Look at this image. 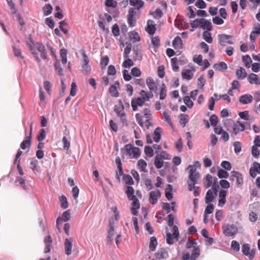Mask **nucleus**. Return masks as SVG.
<instances>
[{"instance_id": "15", "label": "nucleus", "mask_w": 260, "mask_h": 260, "mask_svg": "<svg viewBox=\"0 0 260 260\" xmlns=\"http://www.w3.org/2000/svg\"><path fill=\"white\" fill-rule=\"evenodd\" d=\"M114 222L113 219L109 220V229L108 230V237L107 238L109 241L113 240V237L114 236Z\"/></svg>"}, {"instance_id": "31", "label": "nucleus", "mask_w": 260, "mask_h": 260, "mask_svg": "<svg viewBox=\"0 0 260 260\" xmlns=\"http://www.w3.org/2000/svg\"><path fill=\"white\" fill-rule=\"evenodd\" d=\"M125 149L122 148L121 149V153L122 154H124L125 152H127V154L130 156L132 154L133 149L134 147L131 144H126L125 146Z\"/></svg>"}, {"instance_id": "48", "label": "nucleus", "mask_w": 260, "mask_h": 260, "mask_svg": "<svg viewBox=\"0 0 260 260\" xmlns=\"http://www.w3.org/2000/svg\"><path fill=\"white\" fill-rule=\"evenodd\" d=\"M56 61L54 63V67H55V69L56 71H57L58 74L60 75V76H61L63 75V73H62V68H61V65H60V63L59 61V60L57 59H56Z\"/></svg>"}, {"instance_id": "64", "label": "nucleus", "mask_w": 260, "mask_h": 260, "mask_svg": "<svg viewBox=\"0 0 260 260\" xmlns=\"http://www.w3.org/2000/svg\"><path fill=\"white\" fill-rule=\"evenodd\" d=\"M221 167L227 171H230L232 168L231 163L226 160H223L221 163Z\"/></svg>"}, {"instance_id": "46", "label": "nucleus", "mask_w": 260, "mask_h": 260, "mask_svg": "<svg viewBox=\"0 0 260 260\" xmlns=\"http://www.w3.org/2000/svg\"><path fill=\"white\" fill-rule=\"evenodd\" d=\"M125 59V60L122 63L123 67L125 68H129L134 65V62L131 59L128 57Z\"/></svg>"}, {"instance_id": "32", "label": "nucleus", "mask_w": 260, "mask_h": 260, "mask_svg": "<svg viewBox=\"0 0 260 260\" xmlns=\"http://www.w3.org/2000/svg\"><path fill=\"white\" fill-rule=\"evenodd\" d=\"M129 38L131 41L134 42L140 41L141 40L138 33L135 31H131L129 33Z\"/></svg>"}, {"instance_id": "8", "label": "nucleus", "mask_w": 260, "mask_h": 260, "mask_svg": "<svg viewBox=\"0 0 260 260\" xmlns=\"http://www.w3.org/2000/svg\"><path fill=\"white\" fill-rule=\"evenodd\" d=\"M114 111L117 115L120 117L121 121L123 123L126 122V114L124 112V107H119L118 105H115L114 109Z\"/></svg>"}, {"instance_id": "29", "label": "nucleus", "mask_w": 260, "mask_h": 260, "mask_svg": "<svg viewBox=\"0 0 260 260\" xmlns=\"http://www.w3.org/2000/svg\"><path fill=\"white\" fill-rule=\"evenodd\" d=\"M165 196L168 200H171L173 199L172 193V186L170 184H168L166 188Z\"/></svg>"}, {"instance_id": "34", "label": "nucleus", "mask_w": 260, "mask_h": 260, "mask_svg": "<svg viewBox=\"0 0 260 260\" xmlns=\"http://www.w3.org/2000/svg\"><path fill=\"white\" fill-rule=\"evenodd\" d=\"M130 5L136 7L138 9L141 8L144 5V2L141 0H129Z\"/></svg>"}, {"instance_id": "38", "label": "nucleus", "mask_w": 260, "mask_h": 260, "mask_svg": "<svg viewBox=\"0 0 260 260\" xmlns=\"http://www.w3.org/2000/svg\"><path fill=\"white\" fill-rule=\"evenodd\" d=\"M213 182V177L210 174H207L205 177V181L204 182V185L206 188H208L211 186Z\"/></svg>"}, {"instance_id": "52", "label": "nucleus", "mask_w": 260, "mask_h": 260, "mask_svg": "<svg viewBox=\"0 0 260 260\" xmlns=\"http://www.w3.org/2000/svg\"><path fill=\"white\" fill-rule=\"evenodd\" d=\"M234 151L236 154H238L241 151V144L239 141H236L234 143Z\"/></svg>"}, {"instance_id": "16", "label": "nucleus", "mask_w": 260, "mask_h": 260, "mask_svg": "<svg viewBox=\"0 0 260 260\" xmlns=\"http://www.w3.org/2000/svg\"><path fill=\"white\" fill-rule=\"evenodd\" d=\"M160 192L157 190L156 192L152 191L149 193V201L152 204H156L157 202V197L160 196Z\"/></svg>"}, {"instance_id": "40", "label": "nucleus", "mask_w": 260, "mask_h": 260, "mask_svg": "<svg viewBox=\"0 0 260 260\" xmlns=\"http://www.w3.org/2000/svg\"><path fill=\"white\" fill-rule=\"evenodd\" d=\"M123 179L124 181L125 184L128 186H131L134 184V180L131 175L128 174H124L123 176Z\"/></svg>"}, {"instance_id": "12", "label": "nucleus", "mask_w": 260, "mask_h": 260, "mask_svg": "<svg viewBox=\"0 0 260 260\" xmlns=\"http://www.w3.org/2000/svg\"><path fill=\"white\" fill-rule=\"evenodd\" d=\"M228 191L224 189L221 190L219 192V200L218 205L220 207H223L226 203V197Z\"/></svg>"}, {"instance_id": "7", "label": "nucleus", "mask_w": 260, "mask_h": 260, "mask_svg": "<svg viewBox=\"0 0 260 260\" xmlns=\"http://www.w3.org/2000/svg\"><path fill=\"white\" fill-rule=\"evenodd\" d=\"M146 83L147 86L150 90V93L151 95V96L152 97L153 96L152 91L157 89V85L154 81L153 79L150 77H149L146 79Z\"/></svg>"}, {"instance_id": "47", "label": "nucleus", "mask_w": 260, "mask_h": 260, "mask_svg": "<svg viewBox=\"0 0 260 260\" xmlns=\"http://www.w3.org/2000/svg\"><path fill=\"white\" fill-rule=\"evenodd\" d=\"M209 121L212 126H216L218 121V117L215 114H212L209 118Z\"/></svg>"}, {"instance_id": "56", "label": "nucleus", "mask_w": 260, "mask_h": 260, "mask_svg": "<svg viewBox=\"0 0 260 260\" xmlns=\"http://www.w3.org/2000/svg\"><path fill=\"white\" fill-rule=\"evenodd\" d=\"M171 65L172 67V69L174 72L178 71L179 69V66L177 64V58L176 57H174L171 59Z\"/></svg>"}, {"instance_id": "39", "label": "nucleus", "mask_w": 260, "mask_h": 260, "mask_svg": "<svg viewBox=\"0 0 260 260\" xmlns=\"http://www.w3.org/2000/svg\"><path fill=\"white\" fill-rule=\"evenodd\" d=\"M203 38L208 43L212 42L213 38L211 36V33L208 31H204L203 32Z\"/></svg>"}, {"instance_id": "61", "label": "nucleus", "mask_w": 260, "mask_h": 260, "mask_svg": "<svg viewBox=\"0 0 260 260\" xmlns=\"http://www.w3.org/2000/svg\"><path fill=\"white\" fill-rule=\"evenodd\" d=\"M239 116L242 119L248 120L249 119V112L248 111H244L240 112L238 113Z\"/></svg>"}, {"instance_id": "24", "label": "nucleus", "mask_w": 260, "mask_h": 260, "mask_svg": "<svg viewBox=\"0 0 260 260\" xmlns=\"http://www.w3.org/2000/svg\"><path fill=\"white\" fill-rule=\"evenodd\" d=\"M214 193L211 189H209L206 194L205 197V203H211V202L214 199Z\"/></svg>"}, {"instance_id": "30", "label": "nucleus", "mask_w": 260, "mask_h": 260, "mask_svg": "<svg viewBox=\"0 0 260 260\" xmlns=\"http://www.w3.org/2000/svg\"><path fill=\"white\" fill-rule=\"evenodd\" d=\"M157 245V241L156 238L153 236L150 238L149 243V249L151 251H154L156 249Z\"/></svg>"}, {"instance_id": "20", "label": "nucleus", "mask_w": 260, "mask_h": 260, "mask_svg": "<svg viewBox=\"0 0 260 260\" xmlns=\"http://www.w3.org/2000/svg\"><path fill=\"white\" fill-rule=\"evenodd\" d=\"M236 75L238 79H244L247 76V73L243 67H240L239 69L236 71Z\"/></svg>"}, {"instance_id": "18", "label": "nucleus", "mask_w": 260, "mask_h": 260, "mask_svg": "<svg viewBox=\"0 0 260 260\" xmlns=\"http://www.w3.org/2000/svg\"><path fill=\"white\" fill-rule=\"evenodd\" d=\"M248 80L250 84L260 85V78L254 73H251L248 77Z\"/></svg>"}, {"instance_id": "51", "label": "nucleus", "mask_w": 260, "mask_h": 260, "mask_svg": "<svg viewBox=\"0 0 260 260\" xmlns=\"http://www.w3.org/2000/svg\"><path fill=\"white\" fill-rule=\"evenodd\" d=\"M191 99L189 96H185L183 99L184 103L189 108H191L193 106V103Z\"/></svg>"}, {"instance_id": "1", "label": "nucleus", "mask_w": 260, "mask_h": 260, "mask_svg": "<svg viewBox=\"0 0 260 260\" xmlns=\"http://www.w3.org/2000/svg\"><path fill=\"white\" fill-rule=\"evenodd\" d=\"M222 233L226 237L235 236L238 231L237 224L224 223L222 226Z\"/></svg>"}, {"instance_id": "33", "label": "nucleus", "mask_w": 260, "mask_h": 260, "mask_svg": "<svg viewBox=\"0 0 260 260\" xmlns=\"http://www.w3.org/2000/svg\"><path fill=\"white\" fill-rule=\"evenodd\" d=\"M188 177L190 182L198 184L199 180L200 178V173L189 174Z\"/></svg>"}, {"instance_id": "22", "label": "nucleus", "mask_w": 260, "mask_h": 260, "mask_svg": "<svg viewBox=\"0 0 260 260\" xmlns=\"http://www.w3.org/2000/svg\"><path fill=\"white\" fill-rule=\"evenodd\" d=\"M213 68L215 70H217L219 71H223L228 69V66L224 62L221 61L219 63H215L213 66Z\"/></svg>"}, {"instance_id": "28", "label": "nucleus", "mask_w": 260, "mask_h": 260, "mask_svg": "<svg viewBox=\"0 0 260 260\" xmlns=\"http://www.w3.org/2000/svg\"><path fill=\"white\" fill-rule=\"evenodd\" d=\"M154 165L157 169H160L163 166L164 161L161 156L157 155L155 156Z\"/></svg>"}, {"instance_id": "13", "label": "nucleus", "mask_w": 260, "mask_h": 260, "mask_svg": "<svg viewBox=\"0 0 260 260\" xmlns=\"http://www.w3.org/2000/svg\"><path fill=\"white\" fill-rule=\"evenodd\" d=\"M147 32L151 36L153 35L156 31V27L154 21L152 20H148L147 22V28L146 29Z\"/></svg>"}, {"instance_id": "45", "label": "nucleus", "mask_w": 260, "mask_h": 260, "mask_svg": "<svg viewBox=\"0 0 260 260\" xmlns=\"http://www.w3.org/2000/svg\"><path fill=\"white\" fill-rule=\"evenodd\" d=\"M166 250L164 248L159 249L155 253L156 257L158 259H161L165 257V253Z\"/></svg>"}, {"instance_id": "50", "label": "nucleus", "mask_w": 260, "mask_h": 260, "mask_svg": "<svg viewBox=\"0 0 260 260\" xmlns=\"http://www.w3.org/2000/svg\"><path fill=\"white\" fill-rule=\"evenodd\" d=\"M109 61V58L108 56L106 55L103 57L101 60V65L102 69H105L108 65Z\"/></svg>"}, {"instance_id": "55", "label": "nucleus", "mask_w": 260, "mask_h": 260, "mask_svg": "<svg viewBox=\"0 0 260 260\" xmlns=\"http://www.w3.org/2000/svg\"><path fill=\"white\" fill-rule=\"evenodd\" d=\"M258 147H256L255 146H252L251 148V154L255 158H257L260 155Z\"/></svg>"}, {"instance_id": "41", "label": "nucleus", "mask_w": 260, "mask_h": 260, "mask_svg": "<svg viewBox=\"0 0 260 260\" xmlns=\"http://www.w3.org/2000/svg\"><path fill=\"white\" fill-rule=\"evenodd\" d=\"M109 93L112 96L118 97L119 96V92L117 89V87L115 85H112L109 88Z\"/></svg>"}, {"instance_id": "19", "label": "nucleus", "mask_w": 260, "mask_h": 260, "mask_svg": "<svg viewBox=\"0 0 260 260\" xmlns=\"http://www.w3.org/2000/svg\"><path fill=\"white\" fill-rule=\"evenodd\" d=\"M172 45L175 49H182L183 48L182 41L179 36L176 37L172 42Z\"/></svg>"}, {"instance_id": "37", "label": "nucleus", "mask_w": 260, "mask_h": 260, "mask_svg": "<svg viewBox=\"0 0 260 260\" xmlns=\"http://www.w3.org/2000/svg\"><path fill=\"white\" fill-rule=\"evenodd\" d=\"M125 45H126V47L124 50V53H123L124 58H127L129 57V53H130L132 48V45L131 43H130L126 42L125 43Z\"/></svg>"}, {"instance_id": "21", "label": "nucleus", "mask_w": 260, "mask_h": 260, "mask_svg": "<svg viewBox=\"0 0 260 260\" xmlns=\"http://www.w3.org/2000/svg\"><path fill=\"white\" fill-rule=\"evenodd\" d=\"M161 131L159 127H156L153 132V140L156 143H158L161 139Z\"/></svg>"}, {"instance_id": "49", "label": "nucleus", "mask_w": 260, "mask_h": 260, "mask_svg": "<svg viewBox=\"0 0 260 260\" xmlns=\"http://www.w3.org/2000/svg\"><path fill=\"white\" fill-rule=\"evenodd\" d=\"M46 136V133L44 128H42L40 130L38 135L37 136V140L39 142L43 141Z\"/></svg>"}, {"instance_id": "25", "label": "nucleus", "mask_w": 260, "mask_h": 260, "mask_svg": "<svg viewBox=\"0 0 260 260\" xmlns=\"http://www.w3.org/2000/svg\"><path fill=\"white\" fill-rule=\"evenodd\" d=\"M135 190L134 188L131 186H127L125 193L127 196L128 200H132L133 198H136V196L134 194Z\"/></svg>"}, {"instance_id": "17", "label": "nucleus", "mask_w": 260, "mask_h": 260, "mask_svg": "<svg viewBox=\"0 0 260 260\" xmlns=\"http://www.w3.org/2000/svg\"><path fill=\"white\" fill-rule=\"evenodd\" d=\"M64 252L69 255L72 253V243L70 239L66 238L64 242Z\"/></svg>"}, {"instance_id": "53", "label": "nucleus", "mask_w": 260, "mask_h": 260, "mask_svg": "<svg viewBox=\"0 0 260 260\" xmlns=\"http://www.w3.org/2000/svg\"><path fill=\"white\" fill-rule=\"evenodd\" d=\"M118 171L116 173V179L117 180V181L119 183L120 182V176H123L124 175L123 174L122 166L117 167Z\"/></svg>"}, {"instance_id": "9", "label": "nucleus", "mask_w": 260, "mask_h": 260, "mask_svg": "<svg viewBox=\"0 0 260 260\" xmlns=\"http://www.w3.org/2000/svg\"><path fill=\"white\" fill-rule=\"evenodd\" d=\"M71 217V214L70 212V210H67L63 212L62 217L59 216L56 219V226L58 230H59V228L58 226V225L59 224V222L61 221H63L64 222H66L68 221Z\"/></svg>"}, {"instance_id": "3", "label": "nucleus", "mask_w": 260, "mask_h": 260, "mask_svg": "<svg viewBox=\"0 0 260 260\" xmlns=\"http://www.w3.org/2000/svg\"><path fill=\"white\" fill-rule=\"evenodd\" d=\"M242 253L247 256L249 260H253L255 254V250L254 249H251L249 245L244 243L242 245Z\"/></svg>"}, {"instance_id": "43", "label": "nucleus", "mask_w": 260, "mask_h": 260, "mask_svg": "<svg viewBox=\"0 0 260 260\" xmlns=\"http://www.w3.org/2000/svg\"><path fill=\"white\" fill-rule=\"evenodd\" d=\"M242 61L244 62L245 67L247 68L250 67V64L252 62V60L249 55H246L242 57Z\"/></svg>"}, {"instance_id": "26", "label": "nucleus", "mask_w": 260, "mask_h": 260, "mask_svg": "<svg viewBox=\"0 0 260 260\" xmlns=\"http://www.w3.org/2000/svg\"><path fill=\"white\" fill-rule=\"evenodd\" d=\"M200 255V249L199 247H194L191 251L190 260H196Z\"/></svg>"}, {"instance_id": "5", "label": "nucleus", "mask_w": 260, "mask_h": 260, "mask_svg": "<svg viewBox=\"0 0 260 260\" xmlns=\"http://www.w3.org/2000/svg\"><path fill=\"white\" fill-rule=\"evenodd\" d=\"M236 179V184L238 186H241L243 184V178L242 174L236 171L231 172V176L230 180H234V178Z\"/></svg>"}, {"instance_id": "58", "label": "nucleus", "mask_w": 260, "mask_h": 260, "mask_svg": "<svg viewBox=\"0 0 260 260\" xmlns=\"http://www.w3.org/2000/svg\"><path fill=\"white\" fill-rule=\"evenodd\" d=\"M208 205L206 206L204 213L205 214H211L214 210V205L212 203H207Z\"/></svg>"}, {"instance_id": "36", "label": "nucleus", "mask_w": 260, "mask_h": 260, "mask_svg": "<svg viewBox=\"0 0 260 260\" xmlns=\"http://www.w3.org/2000/svg\"><path fill=\"white\" fill-rule=\"evenodd\" d=\"M167 95V89L165 83H162L159 93V99L161 100H164Z\"/></svg>"}, {"instance_id": "57", "label": "nucleus", "mask_w": 260, "mask_h": 260, "mask_svg": "<svg viewBox=\"0 0 260 260\" xmlns=\"http://www.w3.org/2000/svg\"><path fill=\"white\" fill-rule=\"evenodd\" d=\"M144 152L146 155L152 157L154 155L153 149L149 146H146L144 148Z\"/></svg>"}, {"instance_id": "14", "label": "nucleus", "mask_w": 260, "mask_h": 260, "mask_svg": "<svg viewBox=\"0 0 260 260\" xmlns=\"http://www.w3.org/2000/svg\"><path fill=\"white\" fill-rule=\"evenodd\" d=\"M239 101L242 104H248L252 102L253 97L251 94H245L240 96Z\"/></svg>"}, {"instance_id": "62", "label": "nucleus", "mask_w": 260, "mask_h": 260, "mask_svg": "<svg viewBox=\"0 0 260 260\" xmlns=\"http://www.w3.org/2000/svg\"><path fill=\"white\" fill-rule=\"evenodd\" d=\"M112 32L113 35L115 37H117L120 35L119 28L117 24H115L113 25Z\"/></svg>"}, {"instance_id": "4", "label": "nucleus", "mask_w": 260, "mask_h": 260, "mask_svg": "<svg viewBox=\"0 0 260 260\" xmlns=\"http://www.w3.org/2000/svg\"><path fill=\"white\" fill-rule=\"evenodd\" d=\"M219 43L221 46H224L227 44H233L234 43L230 40L233 38L231 35H228L224 34H220L218 36Z\"/></svg>"}, {"instance_id": "35", "label": "nucleus", "mask_w": 260, "mask_h": 260, "mask_svg": "<svg viewBox=\"0 0 260 260\" xmlns=\"http://www.w3.org/2000/svg\"><path fill=\"white\" fill-rule=\"evenodd\" d=\"M59 202L60 203V207L62 209H67L68 207V202L67 198L62 195L59 197Z\"/></svg>"}, {"instance_id": "59", "label": "nucleus", "mask_w": 260, "mask_h": 260, "mask_svg": "<svg viewBox=\"0 0 260 260\" xmlns=\"http://www.w3.org/2000/svg\"><path fill=\"white\" fill-rule=\"evenodd\" d=\"M38 164V161L35 159L31 158L30 159L29 168L33 171L37 170V167Z\"/></svg>"}, {"instance_id": "23", "label": "nucleus", "mask_w": 260, "mask_h": 260, "mask_svg": "<svg viewBox=\"0 0 260 260\" xmlns=\"http://www.w3.org/2000/svg\"><path fill=\"white\" fill-rule=\"evenodd\" d=\"M193 75V73L190 69L183 70L182 72V78L187 80H191Z\"/></svg>"}, {"instance_id": "60", "label": "nucleus", "mask_w": 260, "mask_h": 260, "mask_svg": "<svg viewBox=\"0 0 260 260\" xmlns=\"http://www.w3.org/2000/svg\"><path fill=\"white\" fill-rule=\"evenodd\" d=\"M105 5L107 7L116 8L117 3L114 0H106Z\"/></svg>"}, {"instance_id": "6", "label": "nucleus", "mask_w": 260, "mask_h": 260, "mask_svg": "<svg viewBox=\"0 0 260 260\" xmlns=\"http://www.w3.org/2000/svg\"><path fill=\"white\" fill-rule=\"evenodd\" d=\"M256 173L260 174V164L255 161L249 169V174L252 178H254L256 176Z\"/></svg>"}, {"instance_id": "27", "label": "nucleus", "mask_w": 260, "mask_h": 260, "mask_svg": "<svg viewBox=\"0 0 260 260\" xmlns=\"http://www.w3.org/2000/svg\"><path fill=\"white\" fill-rule=\"evenodd\" d=\"M133 51L135 54L134 58L135 61L137 60H141L142 59V54L139 52V48L138 45L134 46L133 47Z\"/></svg>"}, {"instance_id": "42", "label": "nucleus", "mask_w": 260, "mask_h": 260, "mask_svg": "<svg viewBox=\"0 0 260 260\" xmlns=\"http://www.w3.org/2000/svg\"><path fill=\"white\" fill-rule=\"evenodd\" d=\"M217 176L219 178H228L229 174L227 171L222 169H219L217 172Z\"/></svg>"}, {"instance_id": "11", "label": "nucleus", "mask_w": 260, "mask_h": 260, "mask_svg": "<svg viewBox=\"0 0 260 260\" xmlns=\"http://www.w3.org/2000/svg\"><path fill=\"white\" fill-rule=\"evenodd\" d=\"M31 135H32V126H30V129L29 134V136L26 137V139L23 140L20 144V147L22 149L25 150L27 147H29L31 145Z\"/></svg>"}, {"instance_id": "2", "label": "nucleus", "mask_w": 260, "mask_h": 260, "mask_svg": "<svg viewBox=\"0 0 260 260\" xmlns=\"http://www.w3.org/2000/svg\"><path fill=\"white\" fill-rule=\"evenodd\" d=\"M173 235L169 233H166V242L169 245H172L174 243V239L178 240L179 237V232L178 226L174 225L173 227Z\"/></svg>"}, {"instance_id": "63", "label": "nucleus", "mask_w": 260, "mask_h": 260, "mask_svg": "<svg viewBox=\"0 0 260 260\" xmlns=\"http://www.w3.org/2000/svg\"><path fill=\"white\" fill-rule=\"evenodd\" d=\"M195 6L200 9H203L206 8L207 5L203 0H197Z\"/></svg>"}, {"instance_id": "44", "label": "nucleus", "mask_w": 260, "mask_h": 260, "mask_svg": "<svg viewBox=\"0 0 260 260\" xmlns=\"http://www.w3.org/2000/svg\"><path fill=\"white\" fill-rule=\"evenodd\" d=\"M43 9L44 15L48 16L52 13L53 8L50 4H46Z\"/></svg>"}, {"instance_id": "54", "label": "nucleus", "mask_w": 260, "mask_h": 260, "mask_svg": "<svg viewBox=\"0 0 260 260\" xmlns=\"http://www.w3.org/2000/svg\"><path fill=\"white\" fill-rule=\"evenodd\" d=\"M231 247L232 249L234 250L236 252L239 251L240 249V244L236 240H233L232 241Z\"/></svg>"}, {"instance_id": "10", "label": "nucleus", "mask_w": 260, "mask_h": 260, "mask_svg": "<svg viewBox=\"0 0 260 260\" xmlns=\"http://www.w3.org/2000/svg\"><path fill=\"white\" fill-rule=\"evenodd\" d=\"M200 27L204 29H207L208 31H211L212 29V25L211 22L204 18L200 19L199 21Z\"/></svg>"}]
</instances>
